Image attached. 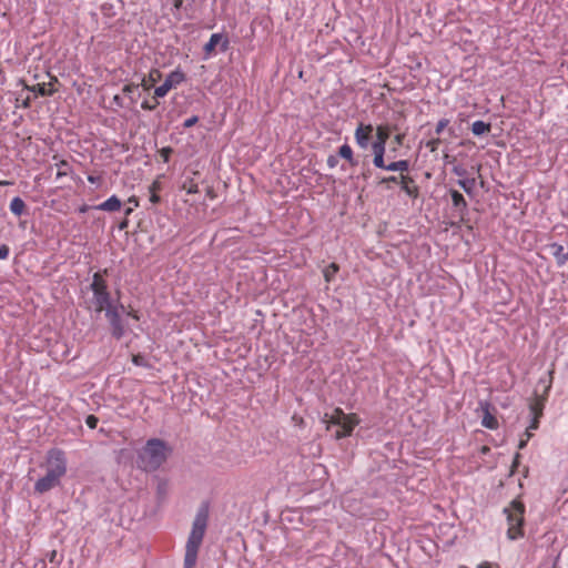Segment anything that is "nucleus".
I'll return each instance as SVG.
<instances>
[{"instance_id": "1", "label": "nucleus", "mask_w": 568, "mask_h": 568, "mask_svg": "<svg viewBox=\"0 0 568 568\" xmlns=\"http://www.w3.org/2000/svg\"><path fill=\"white\" fill-rule=\"evenodd\" d=\"M209 521V504L203 503L193 521L192 529L185 546V557H184V567L193 568L196 559L197 552L202 545L206 527Z\"/></svg>"}, {"instance_id": "2", "label": "nucleus", "mask_w": 568, "mask_h": 568, "mask_svg": "<svg viewBox=\"0 0 568 568\" xmlns=\"http://www.w3.org/2000/svg\"><path fill=\"white\" fill-rule=\"evenodd\" d=\"M171 453L166 443L159 438H152L139 450L136 465L144 471H155L168 459Z\"/></svg>"}, {"instance_id": "3", "label": "nucleus", "mask_w": 568, "mask_h": 568, "mask_svg": "<svg viewBox=\"0 0 568 568\" xmlns=\"http://www.w3.org/2000/svg\"><path fill=\"white\" fill-rule=\"evenodd\" d=\"M323 423L326 424V429L332 432V437L342 439L352 435L354 428L359 423L356 414H345L342 408L336 407L332 414H324Z\"/></svg>"}, {"instance_id": "4", "label": "nucleus", "mask_w": 568, "mask_h": 568, "mask_svg": "<svg viewBox=\"0 0 568 568\" xmlns=\"http://www.w3.org/2000/svg\"><path fill=\"white\" fill-rule=\"evenodd\" d=\"M108 274V270L95 272L93 274L92 283L90 285V290L93 293V304L94 311L97 313H101L108 306L112 305L111 303V294L108 290V283L104 280V275Z\"/></svg>"}, {"instance_id": "5", "label": "nucleus", "mask_w": 568, "mask_h": 568, "mask_svg": "<svg viewBox=\"0 0 568 568\" xmlns=\"http://www.w3.org/2000/svg\"><path fill=\"white\" fill-rule=\"evenodd\" d=\"M508 521V538L511 540L524 536V514L525 505L520 500H513L508 508H505Z\"/></svg>"}, {"instance_id": "6", "label": "nucleus", "mask_w": 568, "mask_h": 568, "mask_svg": "<svg viewBox=\"0 0 568 568\" xmlns=\"http://www.w3.org/2000/svg\"><path fill=\"white\" fill-rule=\"evenodd\" d=\"M551 376V372H549ZM551 388V377L549 379L540 378L535 390V397L529 404L530 414L541 417L544 414L545 402Z\"/></svg>"}, {"instance_id": "7", "label": "nucleus", "mask_w": 568, "mask_h": 568, "mask_svg": "<svg viewBox=\"0 0 568 568\" xmlns=\"http://www.w3.org/2000/svg\"><path fill=\"white\" fill-rule=\"evenodd\" d=\"M47 471L58 478H62L67 473V458L63 450L52 448L47 455Z\"/></svg>"}, {"instance_id": "8", "label": "nucleus", "mask_w": 568, "mask_h": 568, "mask_svg": "<svg viewBox=\"0 0 568 568\" xmlns=\"http://www.w3.org/2000/svg\"><path fill=\"white\" fill-rule=\"evenodd\" d=\"M105 311V317L108 318L111 326V334L115 339H121L125 333L124 325L122 323L120 313L116 306L110 305Z\"/></svg>"}, {"instance_id": "9", "label": "nucleus", "mask_w": 568, "mask_h": 568, "mask_svg": "<svg viewBox=\"0 0 568 568\" xmlns=\"http://www.w3.org/2000/svg\"><path fill=\"white\" fill-rule=\"evenodd\" d=\"M374 131H375V129L371 123H364V122L358 123V125L355 130V133H354V138H355L356 144L362 150H367L369 148V145L372 143Z\"/></svg>"}, {"instance_id": "10", "label": "nucleus", "mask_w": 568, "mask_h": 568, "mask_svg": "<svg viewBox=\"0 0 568 568\" xmlns=\"http://www.w3.org/2000/svg\"><path fill=\"white\" fill-rule=\"evenodd\" d=\"M480 410L483 412L481 415V425L488 429H497L498 428V420L495 416L496 408L493 404L489 402H480L479 403Z\"/></svg>"}, {"instance_id": "11", "label": "nucleus", "mask_w": 568, "mask_h": 568, "mask_svg": "<svg viewBox=\"0 0 568 568\" xmlns=\"http://www.w3.org/2000/svg\"><path fill=\"white\" fill-rule=\"evenodd\" d=\"M229 39L224 37L222 33H213L209 42L203 48L205 58H209L212 54H214L217 45H221L222 52L226 51L229 49Z\"/></svg>"}, {"instance_id": "12", "label": "nucleus", "mask_w": 568, "mask_h": 568, "mask_svg": "<svg viewBox=\"0 0 568 568\" xmlns=\"http://www.w3.org/2000/svg\"><path fill=\"white\" fill-rule=\"evenodd\" d=\"M449 194L452 197L453 206L459 215V223H464L465 216L468 212V203L464 195L457 190L450 189Z\"/></svg>"}, {"instance_id": "13", "label": "nucleus", "mask_w": 568, "mask_h": 568, "mask_svg": "<svg viewBox=\"0 0 568 568\" xmlns=\"http://www.w3.org/2000/svg\"><path fill=\"white\" fill-rule=\"evenodd\" d=\"M398 181L402 191H404L410 199L415 200L419 196V187L410 175L399 174Z\"/></svg>"}, {"instance_id": "14", "label": "nucleus", "mask_w": 568, "mask_h": 568, "mask_svg": "<svg viewBox=\"0 0 568 568\" xmlns=\"http://www.w3.org/2000/svg\"><path fill=\"white\" fill-rule=\"evenodd\" d=\"M60 478L47 471L45 476L37 480L34 485V491L38 494H44L60 484Z\"/></svg>"}, {"instance_id": "15", "label": "nucleus", "mask_w": 568, "mask_h": 568, "mask_svg": "<svg viewBox=\"0 0 568 568\" xmlns=\"http://www.w3.org/2000/svg\"><path fill=\"white\" fill-rule=\"evenodd\" d=\"M369 146L372 148V151L374 154V159H373L374 166H376L378 169L385 168L384 155L386 152V144L373 141Z\"/></svg>"}, {"instance_id": "16", "label": "nucleus", "mask_w": 568, "mask_h": 568, "mask_svg": "<svg viewBox=\"0 0 568 568\" xmlns=\"http://www.w3.org/2000/svg\"><path fill=\"white\" fill-rule=\"evenodd\" d=\"M162 79V72L153 68L150 70L148 77H143L140 85L143 88V90L149 91L151 88H153L160 80Z\"/></svg>"}, {"instance_id": "17", "label": "nucleus", "mask_w": 568, "mask_h": 568, "mask_svg": "<svg viewBox=\"0 0 568 568\" xmlns=\"http://www.w3.org/2000/svg\"><path fill=\"white\" fill-rule=\"evenodd\" d=\"M185 80L186 74L178 68L176 70L168 74L163 83L171 90L183 83Z\"/></svg>"}, {"instance_id": "18", "label": "nucleus", "mask_w": 568, "mask_h": 568, "mask_svg": "<svg viewBox=\"0 0 568 568\" xmlns=\"http://www.w3.org/2000/svg\"><path fill=\"white\" fill-rule=\"evenodd\" d=\"M122 207V202L116 195H112L106 201L94 206L95 210L104 212H116Z\"/></svg>"}, {"instance_id": "19", "label": "nucleus", "mask_w": 568, "mask_h": 568, "mask_svg": "<svg viewBox=\"0 0 568 568\" xmlns=\"http://www.w3.org/2000/svg\"><path fill=\"white\" fill-rule=\"evenodd\" d=\"M21 83H23V87L24 89L31 91L34 93V97L37 95H41V97H51L54 94V92L57 91V89L54 88H47V83H37L32 87L24 83L23 80H21Z\"/></svg>"}, {"instance_id": "20", "label": "nucleus", "mask_w": 568, "mask_h": 568, "mask_svg": "<svg viewBox=\"0 0 568 568\" xmlns=\"http://www.w3.org/2000/svg\"><path fill=\"white\" fill-rule=\"evenodd\" d=\"M382 169L386 170V171L399 172V174H404V172H408V170H409V161L408 160H399V161L390 162L388 164L385 163V168H382Z\"/></svg>"}, {"instance_id": "21", "label": "nucleus", "mask_w": 568, "mask_h": 568, "mask_svg": "<svg viewBox=\"0 0 568 568\" xmlns=\"http://www.w3.org/2000/svg\"><path fill=\"white\" fill-rule=\"evenodd\" d=\"M337 156L345 159L352 166H356L358 164V161L354 158L353 150L348 144L339 146Z\"/></svg>"}, {"instance_id": "22", "label": "nucleus", "mask_w": 568, "mask_h": 568, "mask_svg": "<svg viewBox=\"0 0 568 568\" xmlns=\"http://www.w3.org/2000/svg\"><path fill=\"white\" fill-rule=\"evenodd\" d=\"M394 129H396V126H394ZM392 130L393 128L389 125H378L376 128L375 141L386 144L387 140L390 136Z\"/></svg>"}, {"instance_id": "23", "label": "nucleus", "mask_w": 568, "mask_h": 568, "mask_svg": "<svg viewBox=\"0 0 568 568\" xmlns=\"http://www.w3.org/2000/svg\"><path fill=\"white\" fill-rule=\"evenodd\" d=\"M10 211L14 215L21 216L22 214L27 213V205L21 197L16 196L12 199V201L10 203Z\"/></svg>"}, {"instance_id": "24", "label": "nucleus", "mask_w": 568, "mask_h": 568, "mask_svg": "<svg viewBox=\"0 0 568 568\" xmlns=\"http://www.w3.org/2000/svg\"><path fill=\"white\" fill-rule=\"evenodd\" d=\"M491 130V124L490 123H486L484 121H475L473 124H471V132L475 134V135H483L485 133H488L490 132Z\"/></svg>"}, {"instance_id": "25", "label": "nucleus", "mask_w": 568, "mask_h": 568, "mask_svg": "<svg viewBox=\"0 0 568 568\" xmlns=\"http://www.w3.org/2000/svg\"><path fill=\"white\" fill-rule=\"evenodd\" d=\"M378 186H384L386 190H392L394 184L399 185L398 175L383 176L376 182Z\"/></svg>"}, {"instance_id": "26", "label": "nucleus", "mask_w": 568, "mask_h": 568, "mask_svg": "<svg viewBox=\"0 0 568 568\" xmlns=\"http://www.w3.org/2000/svg\"><path fill=\"white\" fill-rule=\"evenodd\" d=\"M339 271V266L336 263H331L323 270V275L326 282L334 280L336 273Z\"/></svg>"}, {"instance_id": "27", "label": "nucleus", "mask_w": 568, "mask_h": 568, "mask_svg": "<svg viewBox=\"0 0 568 568\" xmlns=\"http://www.w3.org/2000/svg\"><path fill=\"white\" fill-rule=\"evenodd\" d=\"M476 180L471 179H462L457 181V184L467 193L471 194L475 187Z\"/></svg>"}, {"instance_id": "28", "label": "nucleus", "mask_w": 568, "mask_h": 568, "mask_svg": "<svg viewBox=\"0 0 568 568\" xmlns=\"http://www.w3.org/2000/svg\"><path fill=\"white\" fill-rule=\"evenodd\" d=\"M57 166H58V173H57L58 178L65 176L71 171V165L65 160H61L59 163H57Z\"/></svg>"}, {"instance_id": "29", "label": "nucleus", "mask_w": 568, "mask_h": 568, "mask_svg": "<svg viewBox=\"0 0 568 568\" xmlns=\"http://www.w3.org/2000/svg\"><path fill=\"white\" fill-rule=\"evenodd\" d=\"M169 490V484L166 480H159L156 486V495L159 498L164 499Z\"/></svg>"}, {"instance_id": "30", "label": "nucleus", "mask_w": 568, "mask_h": 568, "mask_svg": "<svg viewBox=\"0 0 568 568\" xmlns=\"http://www.w3.org/2000/svg\"><path fill=\"white\" fill-rule=\"evenodd\" d=\"M132 362L134 365L136 366H141V367H151L149 361L146 359V357L142 354H136V355H133L132 357Z\"/></svg>"}, {"instance_id": "31", "label": "nucleus", "mask_w": 568, "mask_h": 568, "mask_svg": "<svg viewBox=\"0 0 568 568\" xmlns=\"http://www.w3.org/2000/svg\"><path fill=\"white\" fill-rule=\"evenodd\" d=\"M169 91H170V89L164 83H162L160 87H156L154 89L153 98L156 100H159L160 98H164Z\"/></svg>"}, {"instance_id": "32", "label": "nucleus", "mask_w": 568, "mask_h": 568, "mask_svg": "<svg viewBox=\"0 0 568 568\" xmlns=\"http://www.w3.org/2000/svg\"><path fill=\"white\" fill-rule=\"evenodd\" d=\"M174 150L171 146L162 148L159 153L162 158L164 163H168L170 161L171 155L173 154Z\"/></svg>"}, {"instance_id": "33", "label": "nucleus", "mask_w": 568, "mask_h": 568, "mask_svg": "<svg viewBox=\"0 0 568 568\" xmlns=\"http://www.w3.org/2000/svg\"><path fill=\"white\" fill-rule=\"evenodd\" d=\"M31 102H32V98L30 95H27L24 99H20V98H17L16 99V106L19 108H24V109H28L31 106Z\"/></svg>"}, {"instance_id": "34", "label": "nucleus", "mask_w": 568, "mask_h": 568, "mask_svg": "<svg viewBox=\"0 0 568 568\" xmlns=\"http://www.w3.org/2000/svg\"><path fill=\"white\" fill-rule=\"evenodd\" d=\"M159 104H160L159 100L153 98L152 102H150L148 100L143 101L141 104V108L143 110L153 111L158 108Z\"/></svg>"}, {"instance_id": "35", "label": "nucleus", "mask_w": 568, "mask_h": 568, "mask_svg": "<svg viewBox=\"0 0 568 568\" xmlns=\"http://www.w3.org/2000/svg\"><path fill=\"white\" fill-rule=\"evenodd\" d=\"M189 194L197 193L199 186L196 183L193 182V180H190L189 182H184L182 186Z\"/></svg>"}, {"instance_id": "36", "label": "nucleus", "mask_w": 568, "mask_h": 568, "mask_svg": "<svg viewBox=\"0 0 568 568\" xmlns=\"http://www.w3.org/2000/svg\"><path fill=\"white\" fill-rule=\"evenodd\" d=\"M440 143H442V140L439 138L432 139L426 142V148H428L430 152H435L438 149Z\"/></svg>"}, {"instance_id": "37", "label": "nucleus", "mask_w": 568, "mask_h": 568, "mask_svg": "<svg viewBox=\"0 0 568 568\" xmlns=\"http://www.w3.org/2000/svg\"><path fill=\"white\" fill-rule=\"evenodd\" d=\"M99 423V418L94 415H88L85 418V424L89 428L94 429Z\"/></svg>"}, {"instance_id": "38", "label": "nucleus", "mask_w": 568, "mask_h": 568, "mask_svg": "<svg viewBox=\"0 0 568 568\" xmlns=\"http://www.w3.org/2000/svg\"><path fill=\"white\" fill-rule=\"evenodd\" d=\"M199 122V116L197 115H193L189 119H186L183 123V128L184 129H189V128H192L194 126L196 123Z\"/></svg>"}, {"instance_id": "39", "label": "nucleus", "mask_w": 568, "mask_h": 568, "mask_svg": "<svg viewBox=\"0 0 568 568\" xmlns=\"http://www.w3.org/2000/svg\"><path fill=\"white\" fill-rule=\"evenodd\" d=\"M448 124H449V120H447V119L439 120L436 125L435 132L437 134H440Z\"/></svg>"}, {"instance_id": "40", "label": "nucleus", "mask_w": 568, "mask_h": 568, "mask_svg": "<svg viewBox=\"0 0 568 568\" xmlns=\"http://www.w3.org/2000/svg\"><path fill=\"white\" fill-rule=\"evenodd\" d=\"M139 87H140V84L129 83L123 87L122 92L125 94H130L133 91H135Z\"/></svg>"}, {"instance_id": "41", "label": "nucleus", "mask_w": 568, "mask_h": 568, "mask_svg": "<svg viewBox=\"0 0 568 568\" xmlns=\"http://www.w3.org/2000/svg\"><path fill=\"white\" fill-rule=\"evenodd\" d=\"M337 164H338V156L337 155H329L327 158V165L329 168L333 169V168L337 166Z\"/></svg>"}, {"instance_id": "42", "label": "nucleus", "mask_w": 568, "mask_h": 568, "mask_svg": "<svg viewBox=\"0 0 568 568\" xmlns=\"http://www.w3.org/2000/svg\"><path fill=\"white\" fill-rule=\"evenodd\" d=\"M9 256V247L6 244L0 245V260H6Z\"/></svg>"}, {"instance_id": "43", "label": "nucleus", "mask_w": 568, "mask_h": 568, "mask_svg": "<svg viewBox=\"0 0 568 568\" xmlns=\"http://www.w3.org/2000/svg\"><path fill=\"white\" fill-rule=\"evenodd\" d=\"M520 454L517 453L514 457V460H513V465H511V474H514L517 469V467L519 466V459H520Z\"/></svg>"}, {"instance_id": "44", "label": "nucleus", "mask_w": 568, "mask_h": 568, "mask_svg": "<svg viewBox=\"0 0 568 568\" xmlns=\"http://www.w3.org/2000/svg\"><path fill=\"white\" fill-rule=\"evenodd\" d=\"M405 133H398L395 135L394 138V141L395 143L398 145V146H402L404 144V140H405Z\"/></svg>"}, {"instance_id": "45", "label": "nucleus", "mask_w": 568, "mask_h": 568, "mask_svg": "<svg viewBox=\"0 0 568 568\" xmlns=\"http://www.w3.org/2000/svg\"><path fill=\"white\" fill-rule=\"evenodd\" d=\"M150 202L153 204H159L161 202V196L159 193L150 192Z\"/></svg>"}, {"instance_id": "46", "label": "nucleus", "mask_w": 568, "mask_h": 568, "mask_svg": "<svg viewBox=\"0 0 568 568\" xmlns=\"http://www.w3.org/2000/svg\"><path fill=\"white\" fill-rule=\"evenodd\" d=\"M541 417H536L535 415H531V423L529 425L530 429H537L539 427V419Z\"/></svg>"}, {"instance_id": "47", "label": "nucleus", "mask_w": 568, "mask_h": 568, "mask_svg": "<svg viewBox=\"0 0 568 568\" xmlns=\"http://www.w3.org/2000/svg\"><path fill=\"white\" fill-rule=\"evenodd\" d=\"M161 190V184L160 182L158 181H154L150 186H149V192H155V193H159V191Z\"/></svg>"}, {"instance_id": "48", "label": "nucleus", "mask_w": 568, "mask_h": 568, "mask_svg": "<svg viewBox=\"0 0 568 568\" xmlns=\"http://www.w3.org/2000/svg\"><path fill=\"white\" fill-rule=\"evenodd\" d=\"M113 103L116 105V106H120V108H123V99L119 95V94H115L113 97Z\"/></svg>"}, {"instance_id": "49", "label": "nucleus", "mask_w": 568, "mask_h": 568, "mask_svg": "<svg viewBox=\"0 0 568 568\" xmlns=\"http://www.w3.org/2000/svg\"><path fill=\"white\" fill-rule=\"evenodd\" d=\"M128 203L133 205L134 207L139 206V199L135 195L129 197Z\"/></svg>"}, {"instance_id": "50", "label": "nucleus", "mask_w": 568, "mask_h": 568, "mask_svg": "<svg viewBox=\"0 0 568 568\" xmlns=\"http://www.w3.org/2000/svg\"><path fill=\"white\" fill-rule=\"evenodd\" d=\"M478 568H499L498 565H494L491 562L485 561L478 566Z\"/></svg>"}, {"instance_id": "51", "label": "nucleus", "mask_w": 568, "mask_h": 568, "mask_svg": "<svg viewBox=\"0 0 568 568\" xmlns=\"http://www.w3.org/2000/svg\"><path fill=\"white\" fill-rule=\"evenodd\" d=\"M129 225V220L128 217H124L120 223H119V229L120 230H125Z\"/></svg>"}, {"instance_id": "52", "label": "nucleus", "mask_w": 568, "mask_h": 568, "mask_svg": "<svg viewBox=\"0 0 568 568\" xmlns=\"http://www.w3.org/2000/svg\"><path fill=\"white\" fill-rule=\"evenodd\" d=\"M453 171H454V173H456L459 176H463V175L466 174V170L462 169V168H458V166H455Z\"/></svg>"}, {"instance_id": "53", "label": "nucleus", "mask_w": 568, "mask_h": 568, "mask_svg": "<svg viewBox=\"0 0 568 568\" xmlns=\"http://www.w3.org/2000/svg\"><path fill=\"white\" fill-rule=\"evenodd\" d=\"M88 181L92 184L99 183L101 181L100 176L89 175Z\"/></svg>"}, {"instance_id": "54", "label": "nucleus", "mask_w": 568, "mask_h": 568, "mask_svg": "<svg viewBox=\"0 0 568 568\" xmlns=\"http://www.w3.org/2000/svg\"><path fill=\"white\" fill-rule=\"evenodd\" d=\"M528 443V438H521L518 444L519 449H524Z\"/></svg>"}, {"instance_id": "55", "label": "nucleus", "mask_w": 568, "mask_h": 568, "mask_svg": "<svg viewBox=\"0 0 568 568\" xmlns=\"http://www.w3.org/2000/svg\"><path fill=\"white\" fill-rule=\"evenodd\" d=\"M173 6L176 10H180L183 6V0H173Z\"/></svg>"}, {"instance_id": "56", "label": "nucleus", "mask_w": 568, "mask_h": 568, "mask_svg": "<svg viewBox=\"0 0 568 568\" xmlns=\"http://www.w3.org/2000/svg\"><path fill=\"white\" fill-rule=\"evenodd\" d=\"M128 315L131 316L132 318L136 320V321L140 320L138 312H135L133 310L128 312Z\"/></svg>"}, {"instance_id": "57", "label": "nucleus", "mask_w": 568, "mask_h": 568, "mask_svg": "<svg viewBox=\"0 0 568 568\" xmlns=\"http://www.w3.org/2000/svg\"><path fill=\"white\" fill-rule=\"evenodd\" d=\"M54 83H58V78L57 77H51L50 82L48 83V85L50 88H53Z\"/></svg>"}, {"instance_id": "58", "label": "nucleus", "mask_w": 568, "mask_h": 568, "mask_svg": "<svg viewBox=\"0 0 568 568\" xmlns=\"http://www.w3.org/2000/svg\"><path fill=\"white\" fill-rule=\"evenodd\" d=\"M55 556H57V551L55 550H52L49 555V560L51 562H53L55 560Z\"/></svg>"}, {"instance_id": "59", "label": "nucleus", "mask_w": 568, "mask_h": 568, "mask_svg": "<svg viewBox=\"0 0 568 568\" xmlns=\"http://www.w3.org/2000/svg\"><path fill=\"white\" fill-rule=\"evenodd\" d=\"M132 212H133V207H126V209L124 210V215H125V217H128L129 215H131V213H132Z\"/></svg>"}, {"instance_id": "60", "label": "nucleus", "mask_w": 568, "mask_h": 568, "mask_svg": "<svg viewBox=\"0 0 568 568\" xmlns=\"http://www.w3.org/2000/svg\"><path fill=\"white\" fill-rule=\"evenodd\" d=\"M530 430H531V429L528 427V428L526 429V432H525V436H526V438H528V440L532 437V434L530 433Z\"/></svg>"}, {"instance_id": "61", "label": "nucleus", "mask_w": 568, "mask_h": 568, "mask_svg": "<svg viewBox=\"0 0 568 568\" xmlns=\"http://www.w3.org/2000/svg\"><path fill=\"white\" fill-rule=\"evenodd\" d=\"M115 306L118 307V311H119V312H120V311H122V312H124V311H125V307H124V305H123V304H119V305H115Z\"/></svg>"}, {"instance_id": "62", "label": "nucleus", "mask_w": 568, "mask_h": 568, "mask_svg": "<svg viewBox=\"0 0 568 568\" xmlns=\"http://www.w3.org/2000/svg\"><path fill=\"white\" fill-rule=\"evenodd\" d=\"M0 184L1 185H8V184H10V182H8V181H0Z\"/></svg>"}, {"instance_id": "63", "label": "nucleus", "mask_w": 568, "mask_h": 568, "mask_svg": "<svg viewBox=\"0 0 568 568\" xmlns=\"http://www.w3.org/2000/svg\"><path fill=\"white\" fill-rule=\"evenodd\" d=\"M207 194H209L210 196H213V195H214V194H213V190H212V189H209V190H207Z\"/></svg>"}]
</instances>
